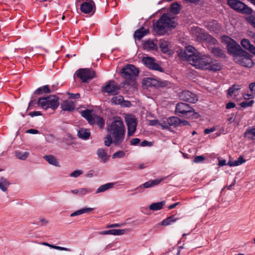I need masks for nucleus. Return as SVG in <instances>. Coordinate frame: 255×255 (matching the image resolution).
Instances as JSON below:
<instances>
[{"label": "nucleus", "mask_w": 255, "mask_h": 255, "mask_svg": "<svg viewBox=\"0 0 255 255\" xmlns=\"http://www.w3.org/2000/svg\"><path fill=\"white\" fill-rule=\"evenodd\" d=\"M178 56L183 60L190 62L197 69L217 71L221 69V64L208 55H201L195 48L191 45L181 50Z\"/></svg>", "instance_id": "f257e3e1"}, {"label": "nucleus", "mask_w": 255, "mask_h": 255, "mask_svg": "<svg viewBox=\"0 0 255 255\" xmlns=\"http://www.w3.org/2000/svg\"><path fill=\"white\" fill-rule=\"evenodd\" d=\"M107 132L114 137V144L119 146L124 141L126 129L122 119L118 117L107 127Z\"/></svg>", "instance_id": "f03ea898"}, {"label": "nucleus", "mask_w": 255, "mask_h": 255, "mask_svg": "<svg viewBox=\"0 0 255 255\" xmlns=\"http://www.w3.org/2000/svg\"><path fill=\"white\" fill-rule=\"evenodd\" d=\"M178 23L175 18L168 13H163L159 19L153 24L154 31L158 35H163L168 29L175 28Z\"/></svg>", "instance_id": "7ed1b4c3"}, {"label": "nucleus", "mask_w": 255, "mask_h": 255, "mask_svg": "<svg viewBox=\"0 0 255 255\" xmlns=\"http://www.w3.org/2000/svg\"><path fill=\"white\" fill-rule=\"evenodd\" d=\"M228 5L234 11L244 14H252L253 10L248 5L240 0H228Z\"/></svg>", "instance_id": "20e7f679"}, {"label": "nucleus", "mask_w": 255, "mask_h": 255, "mask_svg": "<svg viewBox=\"0 0 255 255\" xmlns=\"http://www.w3.org/2000/svg\"><path fill=\"white\" fill-rule=\"evenodd\" d=\"M38 106L42 109L47 110L51 108L53 110L56 109L59 106L58 98L56 96L51 95L39 98L37 101Z\"/></svg>", "instance_id": "39448f33"}, {"label": "nucleus", "mask_w": 255, "mask_h": 255, "mask_svg": "<svg viewBox=\"0 0 255 255\" xmlns=\"http://www.w3.org/2000/svg\"><path fill=\"white\" fill-rule=\"evenodd\" d=\"M222 40L227 45L228 53L233 55L234 58L239 55L242 51L244 50L235 40L228 36H222Z\"/></svg>", "instance_id": "423d86ee"}, {"label": "nucleus", "mask_w": 255, "mask_h": 255, "mask_svg": "<svg viewBox=\"0 0 255 255\" xmlns=\"http://www.w3.org/2000/svg\"><path fill=\"white\" fill-rule=\"evenodd\" d=\"M253 56L247 51L243 50L239 55L234 58L235 61L242 66L251 68L253 67L255 63L252 60Z\"/></svg>", "instance_id": "0eeeda50"}, {"label": "nucleus", "mask_w": 255, "mask_h": 255, "mask_svg": "<svg viewBox=\"0 0 255 255\" xmlns=\"http://www.w3.org/2000/svg\"><path fill=\"white\" fill-rule=\"evenodd\" d=\"M77 6H80L81 11L85 14L93 15L96 10V6L93 0H76Z\"/></svg>", "instance_id": "6e6552de"}, {"label": "nucleus", "mask_w": 255, "mask_h": 255, "mask_svg": "<svg viewBox=\"0 0 255 255\" xmlns=\"http://www.w3.org/2000/svg\"><path fill=\"white\" fill-rule=\"evenodd\" d=\"M121 73L124 78L133 81L138 76L139 71L133 65L127 64L122 68Z\"/></svg>", "instance_id": "1a4fd4ad"}, {"label": "nucleus", "mask_w": 255, "mask_h": 255, "mask_svg": "<svg viewBox=\"0 0 255 255\" xmlns=\"http://www.w3.org/2000/svg\"><path fill=\"white\" fill-rule=\"evenodd\" d=\"M121 86L114 80L108 81L106 85L102 87V92L108 95L115 96L120 93Z\"/></svg>", "instance_id": "9d476101"}, {"label": "nucleus", "mask_w": 255, "mask_h": 255, "mask_svg": "<svg viewBox=\"0 0 255 255\" xmlns=\"http://www.w3.org/2000/svg\"><path fill=\"white\" fill-rule=\"evenodd\" d=\"M193 112H194L193 108L189 104L182 102L176 104L175 113L179 116L185 117Z\"/></svg>", "instance_id": "9b49d317"}, {"label": "nucleus", "mask_w": 255, "mask_h": 255, "mask_svg": "<svg viewBox=\"0 0 255 255\" xmlns=\"http://www.w3.org/2000/svg\"><path fill=\"white\" fill-rule=\"evenodd\" d=\"M77 75L83 82H87L96 77V72L91 69H80L77 71Z\"/></svg>", "instance_id": "f8f14e48"}, {"label": "nucleus", "mask_w": 255, "mask_h": 255, "mask_svg": "<svg viewBox=\"0 0 255 255\" xmlns=\"http://www.w3.org/2000/svg\"><path fill=\"white\" fill-rule=\"evenodd\" d=\"M125 121L128 127V135L129 137L133 135L137 127V120L135 116L128 115L125 117Z\"/></svg>", "instance_id": "ddd939ff"}, {"label": "nucleus", "mask_w": 255, "mask_h": 255, "mask_svg": "<svg viewBox=\"0 0 255 255\" xmlns=\"http://www.w3.org/2000/svg\"><path fill=\"white\" fill-rule=\"evenodd\" d=\"M142 62L150 69L163 72L162 68L156 62L154 58L150 57H144L142 59Z\"/></svg>", "instance_id": "4468645a"}, {"label": "nucleus", "mask_w": 255, "mask_h": 255, "mask_svg": "<svg viewBox=\"0 0 255 255\" xmlns=\"http://www.w3.org/2000/svg\"><path fill=\"white\" fill-rule=\"evenodd\" d=\"M180 99L191 103H195L198 101L197 96L189 91H183L179 94Z\"/></svg>", "instance_id": "2eb2a0df"}, {"label": "nucleus", "mask_w": 255, "mask_h": 255, "mask_svg": "<svg viewBox=\"0 0 255 255\" xmlns=\"http://www.w3.org/2000/svg\"><path fill=\"white\" fill-rule=\"evenodd\" d=\"M111 103L114 105H120L123 107H129V102L125 101L122 96H114L111 99Z\"/></svg>", "instance_id": "dca6fc26"}, {"label": "nucleus", "mask_w": 255, "mask_h": 255, "mask_svg": "<svg viewBox=\"0 0 255 255\" xmlns=\"http://www.w3.org/2000/svg\"><path fill=\"white\" fill-rule=\"evenodd\" d=\"M162 180V179H157L153 180L148 181L145 182L144 183L142 184V185L136 187L134 189V190H139L142 189L143 188H148L153 187L154 186L157 185L158 184H159L161 182Z\"/></svg>", "instance_id": "f3484780"}, {"label": "nucleus", "mask_w": 255, "mask_h": 255, "mask_svg": "<svg viewBox=\"0 0 255 255\" xmlns=\"http://www.w3.org/2000/svg\"><path fill=\"white\" fill-rule=\"evenodd\" d=\"M149 29L141 27L135 30L134 32L133 37L135 40H140L144 36L149 33Z\"/></svg>", "instance_id": "a211bd4d"}, {"label": "nucleus", "mask_w": 255, "mask_h": 255, "mask_svg": "<svg viewBox=\"0 0 255 255\" xmlns=\"http://www.w3.org/2000/svg\"><path fill=\"white\" fill-rule=\"evenodd\" d=\"M89 123L91 125H97L101 128L104 127L105 125L104 119L100 116L95 115L93 116Z\"/></svg>", "instance_id": "6ab92c4d"}, {"label": "nucleus", "mask_w": 255, "mask_h": 255, "mask_svg": "<svg viewBox=\"0 0 255 255\" xmlns=\"http://www.w3.org/2000/svg\"><path fill=\"white\" fill-rule=\"evenodd\" d=\"M75 108V102L69 100L64 101L61 105L62 110L65 111H72Z\"/></svg>", "instance_id": "aec40b11"}, {"label": "nucleus", "mask_w": 255, "mask_h": 255, "mask_svg": "<svg viewBox=\"0 0 255 255\" xmlns=\"http://www.w3.org/2000/svg\"><path fill=\"white\" fill-rule=\"evenodd\" d=\"M207 28L211 31L215 32L221 29V25L215 20L209 22L206 25Z\"/></svg>", "instance_id": "412c9836"}, {"label": "nucleus", "mask_w": 255, "mask_h": 255, "mask_svg": "<svg viewBox=\"0 0 255 255\" xmlns=\"http://www.w3.org/2000/svg\"><path fill=\"white\" fill-rule=\"evenodd\" d=\"M143 84L147 88L156 87L158 85V81H157L155 79L150 77L144 79L143 81Z\"/></svg>", "instance_id": "4be33fe9"}, {"label": "nucleus", "mask_w": 255, "mask_h": 255, "mask_svg": "<svg viewBox=\"0 0 255 255\" xmlns=\"http://www.w3.org/2000/svg\"><path fill=\"white\" fill-rule=\"evenodd\" d=\"M43 158L50 164L57 167H60L59 162L57 159L53 155H46L43 156Z\"/></svg>", "instance_id": "5701e85b"}, {"label": "nucleus", "mask_w": 255, "mask_h": 255, "mask_svg": "<svg viewBox=\"0 0 255 255\" xmlns=\"http://www.w3.org/2000/svg\"><path fill=\"white\" fill-rule=\"evenodd\" d=\"M53 92H54V89L51 90L48 85H45L37 89L35 91L34 93L37 95H41L43 93L48 94Z\"/></svg>", "instance_id": "b1692460"}, {"label": "nucleus", "mask_w": 255, "mask_h": 255, "mask_svg": "<svg viewBox=\"0 0 255 255\" xmlns=\"http://www.w3.org/2000/svg\"><path fill=\"white\" fill-rule=\"evenodd\" d=\"M97 154L103 162H106L109 159L110 156L107 155V152L103 148L98 149Z\"/></svg>", "instance_id": "393cba45"}, {"label": "nucleus", "mask_w": 255, "mask_h": 255, "mask_svg": "<svg viewBox=\"0 0 255 255\" xmlns=\"http://www.w3.org/2000/svg\"><path fill=\"white\" fill-rule=\"evenodd\" d=\"M211 53L217 57L222 58L226 57V54L224 51L219 47H213L211 49Z\"/></svg>", "instance_id": "a878e982"}, {"label": "nucleus", "mask_w": 255, "mask_h": 255, "mask_svg": "<svg viewBox=\"0 0 255 255\" xmlns=\"http://www.w3.org/2000/svg\"><path fill=\"white\" fill-rule=\"evenodd\" d=\"M244 136L249 139L255 140V128H248L244 133Z\"/></svg>", "instance_id": "bb28decb"}, {"label": "nucleus", "mask_w": 255, "mask_h": 255, "mask_svg": "<svg viewBox=\"0 0 255 255\" xmlns=\"http://www.w3.org/2000/svg\"><path fill=\"white\" fill-rule=\"evenodd\" d=\"M165 205V201H162L159 202L152 203L149 206V209L152 211H157L163 208L164 205Z\"/></svg>", "instance_id": "cd10ccee"}, {"label": "nucleus", "mask_w": 255, "mask_h": 255, "mask_svg": "<svg viewBox=\"0 0 255 255\" xmlns=\"http://www.w3.org/2000/svg\"><path fill=\"white\" fill-rule=\"evenodd\" d=\"M143 48L147 51L156 50L157 49V46L153 41L147 40L143 43Z\"/></svg>", "instance_id": "c85d7f7f"}, {"label": "nucleus", "mask_w": 255, "mask_h": 255, "mask_svg": "<svg viewBox=\"0 0 255 255\" xmlns=\"http://www.w3.org/2000/svg\"><path fill=\"white\" fill-rule=\"evenodd\" d=\"M115 183H108L100 186L96 190V193L98 194L101 192H104L106 190L114 187Z\"/></svg>", "instance_id": "c756f323"}, {"label": "nucleus", "mask_w": 255, "mask_h": 255, "mask_svg": "<svg viewBox=\"0 0 255 255\" xmlns=\"http://www.w3.org/2000/svg\"><path fill=\"white\" fill-rule=\"evenodd\" d=\"M78 135L80 138L87 139L90 135V132L88 129L81 128L78 131Z\"/></svg>", "instance_id": "7c9ffc66"}, {"label": "nucleus", "mask_w": 255, "mask_h": 255, "mask_svg": "<svg viewBox=\"0 0 255 255\" xmlns=\"http://www.w3.org/2000/svg\"><path fill=\"white\" fill-rule=\"evenodd\" d=\"M168 119V122L169 127L170 126L178 127L180 126V123L181 120L176 117H172L169 118Z\"/></svg>", "instance_id": "2f4dec72"}, {"label": "nucleus", "mask_w": 255, "mask_h": 255, "mask_svg": "<svg viewBox=\"0 0 255 255\" xmlns=\"http://www.w3.org/2000/svg\"><path fill=\"white\" fill-rule=\"evenodd\" d=\"M10 183L6 178L3 177L0 178V189L2 191H6Z\"/></svg>", "instance_id": "473e14b6"}, {"label": "nucleus", "mask_w": 255, "mask_h": 255, "mask_svg": "<svg viewBox=\"0 0 255 255\" xmlns=\"http://www.w3.org/2000/svg\"><path fill=\"white\" fill-rule=\"evenodd\" d=\"M94 208H84L81 209L77 210L74 212L72 213L70 215V217H74L76 216H78L83 214H85L89 212L93 211Z\"/></svg>", "instance_id": "72a5a7b5"}, {"label": "nucleus", "mask_w": 255, "mask_h": 255, "mask_svg": "<svg viewBox=\"0 0 255 255\" xmlns=\"http://www.w3.org/2000/svg\"><path fill=\"white\" fill-rule=\"evenodd\" d=\"M241 44L244 48L248 50L251 53L253 49L252 47H255L253 45L251 44L250 41L247 39H242Z\"/></svg>", "instance_id": "f704fd0d"}, {"label": "nucleus", "mask_w": 255, "mask_h": 255, "mask_svg": "<svg viewBox=\"0 0 255 255\" xmlns=\"http://www.w3.org/2000/svg\"><path fill=\"white\" fill-rule=\"evenodd\" d=\"M177 218L175 215H172L162 221L161 225L162 226H167L170 225L171 223L175 222L177 220Z\"/></svg>", "instance_id": "c9c22d12"}, {"label": "nucleus", "mask_w": 255, "mask_h": 255, "mask_svg": "<svg viewBox=\"0 0 255 255\" xmlns=\"http://www.w3.org/2000/svg\"><path fill=\"white\" fill-rule=\"evenodd\" d=\"M181 10V6L177 2H174L170 5V12L174 14H178Z\"/></svg>", "instance_id": "e433bc0d"}, {"label": "nucleus", "mask_w": 255, "mask_h": 255, "mask_svg": "<svg viewBox=\"0 0 255 255\" xmlns=\"http://www.w3.org/2000/svg\"><path fill=\"white\" fill-rule=\"evenodd\" d=\"M159 46L162 52L166 53L168 52L169 48L167 41L163 40H160L159 42Z\"/></svg>", "instance_id": "4c0bfd02"}, {"label": "nucleus", "mask_w": 255, "mask_h": 255, "mask_svg": "<svg viewBox=\"0 0 255 255\" xmlns=\"http://www.w3.org/2000/svg\"><path fill=\"white\" fill-rule=\"evenodd\" d=\"M15 154L17 158L24 160L27 158L29 154V152L27 151L22 152L20 151H15Z\"/></svg>", "instance_id": "58836bf2"}, {"label": "nucleus", "mask_w": 255, "mask_h": 255, "mask_svg": "<svg viewBox=\"0 0 255 255\" xmlns=\"http://www.w3.org/2000/svg\"><path fill=\"white\" fill-rule=\"evenodd\" d=\"M241 89V86L239 85H233L232 87H231L228 90V97L232 96L233 94L236 91Z\"/></svg>", "instance_id": "ea45409f"}, {"label": "nucleus", "mask_w": 255, "mask_h": 255, "mask_svg": "<svg viewBox=\"0 0 255 255\" xmlns=\"http://www.w3.org/2000/svg\"><path fill=\"white\" fill-rule=\"evenodd\" d=\"M81 115L83 117L85 118L88 122L91 120L92 117H93V115L92 114L91 111L89 110H85L81 112Z\"/></svg>", "instance_id": "a19ab883"}, {"label": "nucleus", "mask_w": 255, "mask_h": 255, "mask_svg": "<svg viewBox=\"0 0 255 255\" xmlns=\"http://www.w3.org/2000/svg\"><path fill=\"white\" fill-rule=\"evenodd\" d=\"M112 143H114V137L108 133V134L105 138L104 144L106 146L109 147Z\"/></svg>", "instance_id": "79ce46f5"}, {"label": "nucleus", "mask_w": 255, "mask_h": 255, "mask_svg": "<svg viewBox=\"0 0 255 255\" xmlns=\"http://www.w3.org/2000/svg\"><path fill=\"white\" fill-rule=\"evenodd\" d=\"M211 36L209 34L204 32L199 33L197 36L198 39L203 41L207 40Z\"/></svg>", "instance_id": "37998d69"}, {"label": "nucleus", "mask_w": 255, "mask_h": 255, "mask_svg": "<svg viewBox=\"0 0 255 255\" xmlns=\"http://www.w3.org/2000/svg\"><path fill=\"white\" fill-rule=\"evenodd\" d=\"M92 190L89 188H80L79 189V195L83 196L87 194L90 193L92 192Z\"/></svg>", "instance_id": "c03bdc74"}, {"label": "nucleus", "mask_w": 255, "mask_h": 255, "mask_svg": "<svg viewBox=\"0 0 255 255\" xmlns=\"http://www.w3.org/2000/svg\"><path fill=\"white\" fill-rule=\"evenodd\" d=\"M125 156V153L122 150H120L114 153L112 155L113 158H122Z\"/></svg>", "instance_id": "a18cd8bd"}, {"label": "nucleus", "mask_w": 255, "mask_h": 255, "mask_svg": "<svg viewBox=\"0 0 255 255\" xmlns=\"http://www.w3.org/2000/svg\"><path fill=\"white\" fill-rule=\"evenodd\" d=\"M127 231L128 229H113V235L118 236L125 234Z\"/></svg>", "instance_id": "49530a36"}, {"label": "nucleus", "mask_w": 255, "mask_h": 255, "mask_svg": "<svg viewBox=\"0 0 255 255\" xmlns=\"http://www.w3.org/2000/svg\"><path fill=\"white\" fill-rule=\"evenodd\" d=\"M254 103V101L253 100H251L249 102L244 101L240 103V106L242 108H247L248 107L252 106Z\"/></svg>", "instance_id": "de8ad7c7"}, {"label": "nucleus", "mask_w": 255, "mask_h": 255, "mask_svg": "<svg viewBox=\"0 0 255 255\" xmlns=\"http://www.w3.org/2000/svg\"><path fill=\"white\" fill-rule=\"evenodd\" d=\"M62 141L67 146L71 145L74 143L72 139L70 137L63 138Z\"/></svg>", "instance_id": "09e8293b"}, {"label": "nucleus", "mask_w": 255, "mask_h": 255, "mask_svg": "<svg viewBox=\"0 0 255 255\" xmlns=\"http://www.w3.org/2000/svg\"><path fill=\"white\" fill-rule=\"evenodd\" d=\"M159 126H160L163 129H168L169 128L168 119L166 121H161L159 122Z\"/></svg>", "instance_id": "8fccbe9b"}, {"label": "nucleus", "mask_w": 255, "mask_h": 255, "mask_svg": "<svg viewBox=\"0 0 255 255\" xmlns=\"http://www.w3.org/2000/svg\"><path fill=\"white\" fill-rule=\"evenodd\" d=\"M205 157L203 155H198L195 156V157L194 159V162L195 163H201L203 162V161L205 160Z\"/></svg>", "instance_id": "3c124183"}, {"label": "nucleus", "mask_w": 255, "mask_h": 255, "mask_svg": "<svg viewBox=\"0 0 255 255\" xmlns=\"http://www.w3.org/2000/svg\"><path fill=\"white\" fill-rule=\"evenodd\" d=\"M82 174V172L80 170L74 171L70 174V176L73 177H77Z\"/></svg>", "instance_id": "603ef678"}, {"label": "nucleus", "mask_w": 255, "mask_h": 255, "mask_svg": "<svg viewBox=\"0 0 255 255\" xmlns=\"http://www.w3.org/2000/svg\"><path fill=\"white\" fill-rule=\"evenodd\" d=\"M36 105H38L37 101L36 100H31L28 104V109H32L33 108H35Z\"/></svg>", "instance_id": "864d4df0"}, {"label": "nucleus", "mask_w": 255, "mask_h": 255, "mask_svg": "<svg viewBox=\"0 0 255 255\" xmlns=\"http://www.w3.org/2000/svg\"><path fill=\"white\" fill-rule=\"evenodd\" d=\"M227 164L230 166H236L241 165V162L240 161H238L237 160H235L234 161H229Z\"/></svg>", "instance_id": "5fc2aeb1"}, {"label": "nucleus", "mask_w": 255, "mask_h": 255, "mask_svg": "<svg viewBox=\"0 0 255 255\" xmlns=\"http://www.w3.org/2000/svg\"><path fill=\"white\" fill-rule=\"evenodd\" d=\"M140 140L138 138H134L131 139L130 141V144L132 145H136L137 144L139 143Z\"/></svg>", "instance_id": "6e6d98bb"}, {"label": "nucleus", "mask_w": 255, "mask_h": 255, "mask_svg": "<svg viewBox=\"0 0 255 255\" xmlns=\"http://www.w3.org/2000/svg\"><path fill=\"white\" fill-rule=\"evenodd\" d=\"M69 95V98L72 99H77L80 98V95L79 93L73 94V93H68Z\"/></svg>", "instance_id": "4d7b16f0"}, {"label": "nucleus", "mask_w": 255, "mask_h": 255, "mask_svg": "<svg viewBox=\"0 0 255 255\" xmlns=\"http://www.w3.org/2000/svg\"><path fill=\"white\" fill-rule=\"evenodd\" d=\"M29 115L31 117H34L35 116H39L42 115V113L40 111H34L31 112L29 113Z\"/></svg>", "instance_id": "13d9d810"}, {"label": "nucleus", "mask_w": 255, "mask_h": 255, "mask_svg": "<svg viewBox=\"0 0 255 255\" xmlns=\"http://www.w3.org/2000/svg\"><path fill=\"white\" fill-rule=\"evenodd\" d=\"M54 249L60 250V251H67V252L71 251V250L69 248L62 247L57 246H55Z\"/></svg>", "instance_id": "bf43d9fd"}, {"label": "nucleus", "mask_w": 255, "mask_h": 255, "mask_svg": "<svg viewBox=\"0 0 255 255\" xmlns=\"http://www.w3.org/2000/svg\"><path fill=\"white\" fill-rule=\"evenodd\" d=\"M159 121L157 120H153L149 121V125L151 126H159Z\"/></svg>", "instance_id": "052dcab7"}, {"label": "nucleus", "mask_w": 255, "mask_h": 255, "mask_svg": "<svg viewBox=\"0 0 255 255\" xmlns=\"http://www.w3.org/2000/svg\"><path fill=\"white\" fill-rule=\"evenodd\" d=\"M236 107V104L233 102H229L226 105V108L227 109H231L234 108Z\"/></svg>", "instance_id": "680f3d73"}, {"label": "nucleus", "mask_w": 255, "mask_h": 255, "mask_svg": "<svg viewBox=\"0 0 255 255\" xmlns=\"http://www.w3.org/2000/svg\"><path fill=\"white\" fill-rule=\"evenodd\" d=\"M152 143L151 142H149L146 140H144L140 143L141 146H151Z\"/></svg>", "instance_id": "e2e57ef3"}, {"label": "nucleus", "mask_w": 255, "mask_h": 255, "mask_svg": "<svg viewBox=\"0 0 255 255\" xmlns=\"http://www.w3.org/2000/svg\"><path fill=\"white\" fill-rule=\"evenodd\" d=\"M113 229L104 231L100 233L101 235H113Z\"/></svg>", "instance_id": "0e129e2a"}, {"label": "nucleus", "mask_w": 255, "mask_h": 255, "mask_svg": "<svg viewBox=\"0 0 255 255\" xmlns=\"http://www.w3.org/2000/svg\"><path fill=\"white\" fill-rule=\"evenodd\" d=\"M219 162L218 165L220 166H223L227 164L226 160L225 159H220V158H218Z\"/></svg>", "instance_id": "69168bd1"}, {"label": "nucleus", "mask_w": 255, "mask_h": 255, "mask_svg": "<svg viewBox=\"0 0 255 255\" xmlns=\"http://www.w3.org/2000/svg\"><path fill=\"white\" fill-rule=\"evenodd\" d=\"M26 132L30 134H37L39 133V131L35 129H29L26 130Z\"/></svg>", "instance_id": "338daca9"}, {"label": "nucleus", "mask_w": 255, "mask_h": 255, "mask_svg": "<svg viewBox=\"0 0 255 255\" xmlns=\"http://www.w3.org/2000/svg\"><path fill=\"white\" fill-rule=\"evenodd\" d=\"M249 88L252 93H255V83H251L249 85Z\"/></svg>", "instance_id": "774afa93"}]
</instances>
